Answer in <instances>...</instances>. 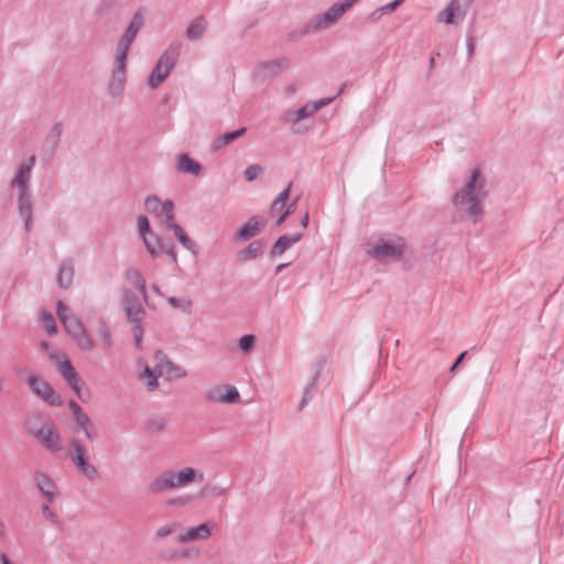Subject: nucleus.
I'll return each instance as SVG.
<instances>
[{"label": "nucleus", "instance_id": "1", "mask_svg": "<svg viewBox=\"0 0 564 564\" xmlns=\"http://www.w3.org/2000/svg\"><path fill=\"white\" fill-rule=\"evenodd\" d=\"M36 158L31 155L18 164L14 174L8 184V189L15 197L17 209L23 220L24 229L29 232L33 226L34 202L31 192L32 173Z\"/></svg>", "mask_w": 564, "mask_h": 564}, {"label": "nucleus", "instance_id": "2", "mask_svg": "<svg viewBox=\"0 0 564 564\" xmlns=\"http://www.w3.org/2000/svg\"><path fill=\"white\" fill-rule=\"evenodd\" d=\"M144 208L164 228L172 230L180 243L188 251L196 253L195 242L186 235L180 225L175 223V207L171 199L162 200L158 195H148L144 199Z\"/></svg>", "mask_w": 564, "mask_h": 564}, {"label": "nucleus", "instance_id": "3", "mask_svg": "<svg viewBox=\"0 0 564 564\" xmlns=\"http://www.w3.org/2000/svg\"><path fill=\"white\" fill-rule=\"evenodd\" d=\"M486 196L485 180L480 172L475 170L464 187L454 194L453 204L477 221L482 214V202Z\"/></svg>", "mask_w": 564, "mask_h": 564}, {"label": "nucleus", "instance_id": "4", "mask_svg": "<svg viewBox=\"0 0 564 564\" xmlns=\"http://www.w3.org/2000/svg\"><path fill=\"white\" fill-rule=\"evenodd\" d=\"M204 479V471L191 466H185L178 470L165 469L150 481L148 490L150 494L160 495L187 487L194 482H202Z\"/></svg>", "mask_w": 564, "mask_h": 564}, {"label": "nucleus", "instance_id": "5", "mask_svg": "<svg viewBox=\"0 0 564 564\" xmlns=\"http://www.w3.org/2000/svg\"><path fill=\"white\" fill-rule=\"evenodd\" d=\"M184 377L185 372L161 351H156L153 356L152 365L143 358L138 359L135 376L139 381L144 382L148 390L154 391L159 388V378L161 376Z\"/></svg>", "mask_w": 564, "mask_h": 564}, {"label": "nucleus", "instance_id": "6", "mask_svg": "<svg viewBox=\"0 0 564 564\" xmlns=\"http://www.w3.org/2000/svg\"><path fill=\"white\" fill-rule=\"evenodd\" d=\"M56 310L63 327L76 347L83 352H91L96 348L97 343L82 319L61 301L57 302Z\"/></svg>", "mask_w": 564, "mask_h": 564}, {"label": "nucleus", "instance_id": "7", "mask_svg": "<svg viewBox=\"0 0 564 564\" xmlns=\"http://www.w3.org/2000/svg\"><path fill=\"white\" fill-rule=\"evenodd\" d=\"M406 250L404 238L394 236L390 238H378L366 243V253L382 263L397 262L402 259Z\"/></svg>", "mask_w": 564, "mask_h": 564}, {"label": "nucleus", "instance_id": "8", "mask_svg": "<svg viewBox=\"0 0 564 564\" xmlns=\"http://www.w3.org/2000/svg\"><path fill=\"white\" fill-rule=\"evenodd\" d=\"M358 0H341L326 11L311 18L303 28V34L317 33L334 28Z\"/></svg>", "mask_w": 564, "mask_h": 564}, {"label": "nucleus", "instance_id": "9", "mask_svg": "<svg viewBox=\"0 0 564 564\" xmlns=\"http://www.w3.org/2000/svg\"><path fill=\"white\" fill-rule=\"evenodd\" d=\"M41 348L48 354L50 360L54 364L63 380L80 397L84 381L75 370L70 360L59 350H51L46 341L41 343Z\"/></svg>", "mask_w": 564, "mask_h": 564}, {"label": "nucleus", "instance_id": "10", "mask_svg": "<svg viewBox=\"0 0 564 564\" xmlns=\"http://www.w3.org/2000/svg\"><path fill=\"white\" fill-rule=\"evenodd\" d=\"M334 100L333 97L322 98L315 101H308L295 111H286L283 115V122L290 124L295 134L305 133L308 128L303 127L301 122L313 117L318 110L326 107Z\"/></svg>", "mask_w": 564, "mask_h": 564}, {"label": "nucleus", "instance_id": "11", "mask_svg": "<svg viewBox=\"0 0 564 564\" xmlns=\"http://www.w3.org/2000/svg\"><path fill=\"white\" fill-rule=\"evenodd\" d=\"M128 80V56L115 53L107 84V94L111 98L123 96Z\"/></svg>", "mask_w": 564, "mask_h": 564}, {"label": "nucleus", "instance_id": "12", "mask_svg": "<svg viewBox=\"0 0 564 564\" xmlns=\"http://www.w3.org/2000/svg\"><path fill=\"white\" fill-rule=\"evenodd\" d=\"M473 2L474 0H451L447 6L436 14V22L447 25H459L466 19Z\"/></svg>", "mask_w": 564, "mask_h": 564}, {"label": "nucleus", "instance_id": "13", "mask_svg": "<svg viewBox=\"0 0 564 564\" xmlns=\"http://www.w3.org/2000/svg\"><path fill=\"white\" fill-rule=\"evenodd\" d=\"M124 312L129 318V321L133 324L132 333L134 337V343L138 349H142V339H143V327L142 322L144 317V310L138 300L129 292L126 293L124 303H123Z\"/></svg>", "mask_w": 564, "mask_h": 564}, {"label": "nucleus", "instance_id": "14", "mask_svg": "<svg viewBox=\"0 0 564 564\" xmlns=\"http://www.w3.org/2000/svg\"><path fill=\"white\" fill-rule=\"evenodd\" d=\"M26 383L32 392L52 406L63 405L61 395L54 388L37 375H30L26 378Z\"/></svg>", "mask_w": 564, "mask_h": 564}, {"label": "nucleus", "instance_id": "15", "mask_svg": "<svg viewBox=\"0 0 564 564\" xmlns=\"http://www.w3.org/2000/svg\"><path fill=\"white\" fill-rule=\"evenodd\" d=\"M143 25H144L143 14L141 12H135L132 15L124 33L122 34L119 42L117 43L115 53L128 56L130 47H131L132 43L134 42L139 31L143 28Z\"/></svg>", "mask_w": 564, "mask_h": 564}, {"label": "nucleus", "instance_id": "16", "mask_svg": "<svg viewBox=\"0 0 564 564\" xmlns=\"http://www.w3.org/2000/svg\"><path fill=\"white\" fill-rule=\"evenodd\" d=\"M32 434L45 449L52 453L62 451V436L52 422L44 423Z\"/></svg>", "mask_w": 564, "mask_h": 564}, {"label": "nucleus", "instance_id": "17", "mask_svg": "<svg viewBox=\"0 0 564 564\" xmlns=\"http://www.w3.org/2000/svg\"><path fill=\"white\" fill-rule=\"evenodd\" d=\"M205 400L212 403L236 404L241 401V397L235 386L218 384L206 391Z\"/></svg>", "mask_w": 564, "mask_h": 564}, {"label": "nucleus", "instance_id": "18", "mask_svg": "<svg viewBox=\"0 0 564 564\" xmlns=\"http://www.w3.org/2000/svg\"><path fill=\"white\" fill-rule=\"evenodd\" d=\"M33 481L44 501L54 503L61 497V490L55 480L43 471L33 474Z\"/></svg>", "mask_w": 564, "mask_h": 564}, {"label": "nucleus", "instance_id": "19", "mask_svg": "<svg viewBox=\"0 0 564 564\" xmlns=\"http://www.w3.org/2000/svg\"><path fill=\"white\" fill-rule=\"evenodd\" d=\"M213 528L214 525L208 522L202 523L197 527L187 528L178 534L177 541L180 543L205 541L213 534Z\"/></svg>", "mask_w": 564, "mask_h": 564}, {"label": "nucleus", "instance_id": "20", "mask_svg": "<svg viewBox=\"0 0 564 564\" xmlns=\"http://www.w3.org/2000/svg\"><path fill=\"white\" fill-rule=\"evenodd\" d=\"M138 224V232L142 238L143 245L147 251L150 253L152 258L159 257V249L154 246L155 240L153 236L155 234L151 232L150 223L147 216L140 215L137 219Z\"/></svg>", "mask_w": 564, "mask_h": 564}, {"label": "nucleus", "instance_id": "21", "mask_svg": "<svg viewBox=\"0 0 564 564\" xmlns=\"http://www.w3.org/2000/svg\"><path fill=\"white\" fill-rule=\"evenodd\" d=\"M175 166L180 173L189 174L192 176H198L203 171L202 164L191 158L187 153H181L177 155Z\"/></svg>", "mask_w": 564, "mask_h": 564}, {"label": "nucleus", "instance_id": "22", "mask_svg": "<svg viewBox=\"0 0 564 564\" xmlns=\"http://www.w3.org/2000/svg\"><path fill=\"white\" fill-rule=\"evenodd\" d=\"M182 43L180 41H174L170 43L169 46L161 54L160 58L158 59V63L173 70L180 57Z\"/></svg>", "mask_w": 564, "mask_h": 564}, {"label": "nucleus", "instance_id": "23", "mask_svg": "<svg viewBox=\"0 0 564 564\" xmlns=\"http://www.w3.org/2000/svg\"><path fill=\"white\" fill-rule=\"evenodd\" d=\"M182 43L180 41H174L170 43L169 46L161 54L160 58L158 59V63L173 70L180 57Z\"/></svg>", "mask_w": 564, "mask_h": 564}, {"label": "nucleus", "instance_id": "24", "mask_svg": "<svg viewBox=\"0 0 564 564\" xmlns=\"http://www.w3.org/2000/svg\"><path fill=\"white\" fill-rule=\"evenodd\" d=\"M289 67V61L284 58L262 62L258 65L259 76H276Z\"/></svg>", "mask_w": 564, "mask_h": 564}, {"label": "nucleus", "instance_id": "25", "mask_svg": "<svg viewBox=\"0 0 564 564\" xmlns=\"http://www.w3.org/2000/svg\"><path fill=\"white\" fill-rule=\"evenodd\" d=\"M302 238V234L295 235H283L273 245L270 256L272 258L282 256L290 247L299 242Z\"/></svg>", "mask_w": 564, "mask_h": 564}, {"label": "nucleus", "instance_id": "26", "mask_svg": "<svg viewBox=\"0 0 564 564\" xmlns=\"http://www.w3.org/2000/svg\"><path fill=\"white\" fill-rule=\"evenodd\" d=\"M172 73V69L169 67H164L160 63L156 62L155 66L153 67L151 74L148 77L147 84L151 89H156L161 84H163L166 78Z\"/></svg>", "mask_w": 564, "mask_h": 564}, {"label": "nucleus", "instance_id": "27", "mask_svg": "<svg viewBox=\"0 0 564 564\" xmlns=\"http://www.w3.org/2000/svg\"><path fill=\"white\" fill-rule=\"evenodd\" d=\"M207 30V21L204 17L195 18L186 29V37L189 41L200 40Z\"/></svg>", "mask_w": 564, "mask_h": 564}, {"label": "nucleus", "instance_id": "28", "mask_svg": "<svg viewBox=\"0 0 564 564\" xmlns=\"http://www.w3.org/2000/svg\"><path fill=\"white\" fill-rule=\"evenodd\" d=\"M247 129L240 128L236 131L224 133L216 139H214L212 143V149L214 151H219L220 149L231 144L234 141H236L238 138L245 135Z\"/></svg>", "mask_w": 564, "mask_h": 564}, {"label": "nucleus", "instance_id": "29", "mask_svg": "<svg viewBox=\"0 0 564 564\" xmlns=\"http://www.w3.org/2000/svg\"><path fill=\"white\" fill-rule=\"evenodd\" d=\"M263 224H261L256 217L250 218L237 232V238L239 240H246L257 236Z\"/></svg>", "mask_w": 564, "mask_h": 564}, {"label": "nucleus", "instance_id": "30", "mask_svg": "<svg viewBox=\"0 0 564 564\" xmlns=\"http://www.w3.org/2000/svg\"><path fill=\"white\" fill-rule=\"evenodd\" d=\"M77 468V471L89 480H94L98 476L97 468L88 462V458L80 457L72 459Z\"/></svg>", "mask_w": 564, "mask_h": 564}, {"label": "nucleus", "instance_id": "31", "mask_svg": "<svg viewBox=\"0 0 564 564\" xmlns=\"http://www.w3.org/2000/svg\"><path fill=\"white\" fill-rule=\"evenodd\" d=\"M74 278V265L70 261H64L62 262L57 275V281L59 286L62 288H68Z\"/></svg>", "mask_w": 564, "mask_h": 564}, {"label": "nucleus", "instance_id": "32", "mask_svg": "<svg viewBox=\"0 0 564 564\" xmlns=\"http://www.w3.org/2000/svg\"><path fill=\"white\" fill-rule=\"evenodd\" d=\"M127 279L140 291L143 300L148 302L145 280L141 272L137 269H130L127 272Z\"/></svg>", "mask_w": 564, "mask_h": 564}, {"label": "nucleus", "instance_id": "33", "mask_svg": "<svg viewBox=\"0 0 564 564\" xmlns=\"http://www.w3.org/2000/svg\"><path fill=\"white\" fill-rule=\"evenodd\" d=\"M99 337L102 350L105 352L110 351L113 346V337L109 326L104 321L99 322Z\"/></svg>", "mask_w": 564, "mask_h": 564}, {"label": "nucleus", "instance_id": "34", "mask_svg": "<svg viewBox=\"0 0 564 564\" xmlns=\"http://www.w3.org/2000/svg\"><path fill=\"white\" fill-rule=\"evenodd\" d=\"M167 303L171 307L180 311L184 314H191L193 307V301L187 296H170L167 297Z\"/></svg>", "mask_w": 564, "mask_h": 564}, {"label": "nucleus", "instance_id": "35", "mask_svg": "<svg viewBox=\"0 0 564 564\" xmlns=\"http://www.w3.org/2000/svg\"><path fill=\"white\" fill-rule=\"evenodd\" d=\"M291 187H292V183H289L286 188L284 191H282L279 194V196L272 202V204L270 206V213L272 215H274L276 213H283L282 210L284 209L286 202L290 197Z\"/></svg>", "mask_w": 564, "mask_h": 564}, {"label": "nucleus", "instance_id": "36", "mask_svg": "<svg viewBox=\"0 0 564 564\" xmlns=\"http://www.w3.org/2000/svg\"><path fill=\"white\" fill-rule=\"evenodd\" d=\"M196 498L197 497L193 494L175 496L166 500V506L171 508H185L192 505Z\"/></svg>", "mask_w": 564, "mask_h": 564}, {"label": "nucleus", "instance_id": "37", "mask_svg": "<svg viewBox=\"0 0 564 564\" xmlns=\"http://www.w3.org/2000/svg\"><path fill=\"white\" fill-rule=\"evenodd\" d=\"M263 243L260 240L252 241L239 256L242 259H254L262 253Z\"/></svg>", "mask_w": 564, "mask_h": 564}, {"label": "nucleus", "instance_id": "38", "mask_svg": "<svg viewBox=\"0 0 564 564\" xmlns=\"http://www.w3.org/2000/svg\"><path fill=\"white\" fill-rule=\"evenodd\" d=\"M75 421H76L78 427L80 430H83V432L85 433L86 437L89 441H94L95 437H96V434L93 431V425H91V421H90L89 416L87 414L79 415V417L77 420H75Z\"/></svg>", "mask_w": 564, "mask_h": 564}, {"label": "nucleus", "instance_id": "39", "mask_svg": "<svg viewBox=\"0 0 564 564\" xmlns=\"http://www.w3.org/2000/svg\"><path fill=\"white\" fill-rule=\"evenodd\" d=\"M404 0H393L392 2H389L376 11H373L370 15L372 20H377L381 15L392 13Z\"/></svg>", "mask_w": 564, "mask_h": 564}, {"label": "nucleus", "instance_id": "40", "mask_svg": "<svg viewBox=\"0 0 564 564\" xmlns=\"http://www.w3.org/2000/svg\"><path fill=\"white\" fill-rule=\"evenodd\" d=\"M41 324H42V327L50 335L56 334L57 328H56L55 319L50 312L44 311L41 313Z\"/></svg>", "mask_w": 564, "mask_h": 564}, {"label": "nucleus", "instance_id": "41", "mask_svg": "<svg viewBox=\"0 0 564 564\" xmlns=\"http://www.w3.org/2000/svg\"><path fill=\"white\" fill-rule=\"evenodd\" d=\"M153 238L155 240L154 246L156 247V249H159V256L164 252L167 256H170L173 261H176L177 254L174 250V247L163 243L162 239L159 238L156 235H154Z\"/></svg>", "mask_w": 564, "mask_h": 564}, {"label": "nucleus", "instance_id": "42", "mask_svg": "<svg viewBox=\"0 0 564 564\" xmlns=\"http://www.w3.org/2000/svg\"><path fill=\"white\" fill-rule=\"evenodd\" d=\"M50 505L47 501H44L40 508L42 517L50 521L52 524L58 523V516L50 508Z\"/></svg>", "mask_w": 564, "mask_h": 564}, {"label": "nucleus", "instance_id": "43", "mask_svg": "<svg viewBox=\"0 0 564 564\" xmlns=\"http://www.w3.org/2000/svg\"><path fill=\"white\" fill-rule=\"evenodd\" d=\"M254 344H256V336L251 335V334H248V335L242 336L239 339V344L238 345H239V348L242 351L250 352V351L253 350Z\"/></svg>", "mask_w": 564, "mask_h": 564}, {"label": "nucleus", "instance_id": "44", "mask_svg": "<svg viewBox=\"0 0 564 564\" xmlns=\"http://www.w3.org/2000/svg\"><path fill=\"white\" fill-rule=\"evenodd\" d=\"M314 388H315V380H313L307 387H305L304 391H303V397H302V400L299 404V410H303L306 404L312 400L313 398V391H314Z\"/></svg>", "mask_w": 564, "mask_h": 564}, {"label": "nucleus", "instance_id": "45", "mask_svg": "<svg viewBox=\"0 0 564 564\" xmlns=\"http://www.w3.org/2000/svg\"><path fill=\"white\" fill-rule=\"evenodd\" d=\"M72 459L80 458L86 456V448L77 440L70 441Z\"/></svg>", "mask_w": 564, "mask_h": 564}, {"label": "nucleus", "instance_id": "46", "mask_svg": "<svg viewBox=\"0 0 564 564\" xmlns=\"http://www.w3.org/2000/svg\"><path fill=\"white\" fill-rule=\"evenodd\" d=\"M262 173V167L260 165H257V164H253V165H250L248 166L246 170H245V178L248 181V182H252L254 181L260 174Z\"/></svg>", "mask_w": 564, "mask_h": 564}, {"label": "nucleus", "instance_id": "47", "mask_svg": "<svg viewBox=\"0 0 564 564\" xmlns=\"http://www.w3.org/2000/svg\"><path fill=\"white\" fill-rule=\"evenodd\" d=\"M174 525L171 524V523H165L163 525H161L156 531H155V536L158 539H164L169 535H171L173 532H174Z\"/></svg>", "mask_w": 564, "mask_h": 564}, {"label": "nucleus", "instance_id": "48", "mask_svg": "<svg viewBox=\"0 0 564 564\" xmlns=\"http://www.w3.org/2000/svg\"><path fill=\"white\" fill-rule=\"evenodd\" d=\"M165 426V422L163 419H154L149 422V429L151 431H161Z\"/></svg>", "mask_w": 564, "mask_h": 564}, {"label": "nucleus", "instance_id": "49", "mask_svg": "<svg viewBox=\"0 0 564 564\" xmlns=\"http://www.w3.org/2000/svg\"><path fill=\"white\" fill-rule=\"evenodd\" d=\"M51 134H52L54 141L56 142L62 134V124L61 123L54 124V127L51 131Z\"/></svg>", "mask_w": 564, "mask_h": 564}, {"label": "nucleus", "instance_id": "50", "mask_svg": "<svg viewBox=\"0 0 564 564\" xmlns=\"http://www.w3.org/2000/svg\"><path fill=\"white\" fill-rule=\"evenodd\" d=\"M68 408H69L70 412L74 413V412H78L82 406L76 401L72 400L68 402Z\"/></svg>", "mask_w": 564, "mask_h": 564}, {"label": "nucleus", "instance_id": "51", "mask_svg": "<svg viewBox=\"0 0 564 564\" xmlns=\"http://www.w3.org/2000/svg\"><path fill=\"white\" fill-rule=\"evenodd\" d=\"M289 215H291V210H284L283 213H281V215L279 216V218L276 220V225L280 226L286 219V217Z\"/></svg>", "mask_w": 564, "mask_h": 564}, {"label": "nucleus", "instance_id": "52", "mask_svg": "<svg viewBox=\"0 0 564 564\" xmlns=\"http://www.w3.org/2000/svg\"><path fill=\"white\" fill-rule=\"evenodd\" d=\"M466 354H467V352H466V351H464V352H462V354L458 356V358L456 359V361H455V362L453 364V366L451 367V371H454V370L458 367V365L462 362V360L464 359V357H465V355H466Z\"/></svg>", "mask_w": 564, "mask_h": 564}, {"label": "nucleus", "instance_id": "53", "mask_svg": "<svg viewBox=\"0 0 564 564\" xmlns=\"http://www.w3.org/2000/svg\"><path fill=\"white\" fill-rule=\"evenodd\" d=\"M151 290L159 296H163V292L161 290V288L158 285V284H152L151 286Z\"/></svg>", "mask_w": 564, "mask_h": 564}, {"label": "nucleus", "instance_id": "54", "mask_svg": "<svg viewBox=\"0 0 564 564\" xmlns=\"http://www.w3.org/2000/svg\"><path fill=\"white\" fill-rule=\"evenodd\" d=\"M0 561L1 564H14L4 553L0 555Z\"/></svg>", "mask_w": 564, "mask_h": 564}, {"label": "nucleus", "instance_id": "55", "mask_svg": "<svg viewBox=\"0 0 564 564\" xmlns=\"http://www.w3.org/2000/svg\"><path fill=\"white\" fill-rule=\"evenodd\" d=\"M6 536V524L4 522L0 519V538H4Z\"/></svg>", "mask_w": 564, "mask_h": 564}, {"label": "nucleus", "instance_id": "56", "mask_svg": "<svg viewBox=\"0 0 564 564\" xmlns=\"http://www.w3.org/2000/svg\"><path fill=\"white\" fill-rule=\"evenodd\" d=\"M308 224V214H305L301 220V225L305 228Z\"/></svg>", "mask_w": 564, "mask_h": 564}, {"label": "nucleus", "instance_id": "57", "mask_svg": "<svg viewBox=\"0 0 564 564\" xmlns=\"http://www.w3.org/2000/svg\"><path fill=\"white\" fill-rule=\"evenodd\" d=\"M86 413L84 412V410L80 408L78 412H74L73 415H74V419L77 420L79 417V415H85Z\"/></svg>", "mask_w": 564, "mask_h": 564}, {"label": "nucleus", "instance_id": "58", "mask_svg": "<svg viewBox=\"0 0 564 564\" xmlns=\"http://www.w3.org/2000/svg\"><path fill=\"white\" fill-rule=\"evenodd\" d=\"M288 267V263H281L276 267L275 273H280L284 268Z\"/></svg>", "mask_w": 564, "mask_h": 564}, {"label": "nucleus", "instance_id": "59", "mask_svg": "<svg viewBox=\"0 0 564 564\" xmlns=\"http://www.w3.org/2000/svg\"><path fill=\"white\" fill-rule=\"evenodd\" d=\"M4 384H6V379L0 376V393L2 392V390L4 388Z\"/></svg>", "mask_w": 564, "mask_h": 564}, {"label": "nucleus", "instance_id": "60", "mask_svg": "<svg viewBox=\"0 0 564 564\" xmlns=\"http://www.w3.org/2000/svg\"><path fill=\"white\" fill-rule=\"evenodd\" d=\"M474 52V44L470 42L468 43V54L471 55Z\"/></svg>", "mask_w": 564, "mask_h": 564}, {"label": "nucleus", "instance_id": "61", "mask_svg": "<svg viewBox=\"0 0 564 564\" xmlns=\"http://www.w3.org/2000/svg\"><path fill=\"white\" fill-rule=\"evenodd\" d=\"M285 210H291V214L294 212V203L289 205V207Z\"/></svg>", "mask_w": 564, "mask_h": 564}, {"label": "nucleus", "instance_id": "62", "mask_svg": "<svg viewBox=\"0 0 564 564\" xmlns=\"http://www.w3.org/2000/svg\"><path fill=\"white\" fill-rule=\"evenodd\" d=\"M430 64H431V66L434 65V58L433 57L430 59Z\"/></svg>", "mask_w": 564, "mask_h": 564}]
</instances>
